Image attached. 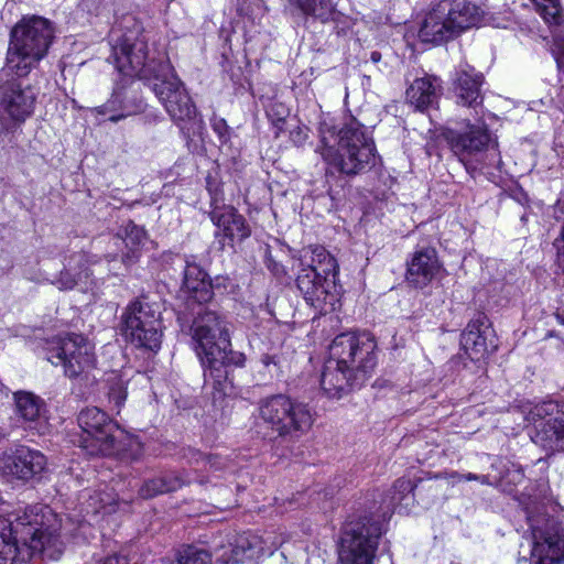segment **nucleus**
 I'll use <instances>...</instances> for the list:
<instances>
[{"mask_svg": "<svg viewBox=\"0 0 564 564\" xmlns=\"http://www.w3.org/2000/svg\"><path fill=\"white\" fill-rule=\"evenodd\" d=\"M185 263L182 290L187 296L193 319L186 325V314L178 313L177 321L182 330L188 327L194 350L204 370L205 384L212 386L221 397L236 395L239 384L235 372L245 367L246 356L232 350L225 319L206 306L214 297L215 289L207 272L195 262L193 256L186 257Z\"/></svg>", "mask_w": 564, "mask_h": 564, "instance_id": "nucleus-1", "label": "nucleus"}, {"mask_svg": "<svg viewBox=\"0 0 564 564\" xmlns=\"http://www.w3.org/2000/svg\"><path fill=\"white\" fill-rule=\"evenodd\" d=\"M263 257H264V263L268 268V270L275 275L276 278H281L286 274L284 265L279 263L272 258L270 246L265 245L263 247Z\"/></svg>", "mask_w": 564, "mask_h": 564, "instance_id": "nucleus-37", "label": "nucleus"}, {"mask_svg": "<svg viewBox=\"0 0 564 564\" xmlns=\"http://www.w3.org/2000/svg\"><path fill=\"white\" fill-rule=\"evenodd\" d=\"M383 524L370 514L351 516L343 524L338 564H373Z\"/></svg>", "mask_w": 564, "mask_h": 564, "instance_id": "nucleus-9", "label": "nucleus"}, {"mask_svg": "<svg viewBox=\"0 0 564 564\" xmlns=\"http://www.w3.org/2000/svg\"><path fill=\"white\" fill-rule=\"evenodd\" d=\"M189 480L174 473L163 474L145 480L139 489V496L143 499H151L158 495L176 491Z\"/></svg>", "mask_w": 564, "mask_h": 564, "instance_id": "nucleus-26", "label": "nucleus"}, {"mask_svg": "<svg viewBox=\"0 0 564 564\" xmlns=\"http://www.w3.org/2000/svg\"><path fill=\"white\" fill-rule=\"evenodd\" d=\"M555 316H556V319H557L562 325H564V316H563L562 314H560V313H556V315H555Z\"/></svg>", "mask_w": 564, "mask_h": 564, "instance_id": "nucleus-53", "label": "nucleus"}, {"mask_svg": "<svg viewBox=\"0 0 564 564\" xmlns=\"http://www.w3.org/2000/svg\"><path fill=\"white\" fill-rule=\"evenodd\" d=\"M381 53L377 51H373L370 54V61L375 64L379 63L381 61Z\"/></svg>", "mask_w": 564, "mask_h": 564, "instance_id": "nucleus-49", "label": "nucleus"}, {"mask_svg": "<svg viewBox=\"0 0 564 564\" xmlns=\"http://www.w3.org/2000/svg\"><path fill=\"white\" fill-rule=\"evenodd\" d=\"M35 96L30 87H22L15 80L0 87V111L12 120L23 122L33 112Z\"/></svg>", "mask_w": 564, "mask_h": 564, "instance_id": "nucleus-20", "label": "nucleus"}, {"mask_svg": "<svg viewBox=\"0 0 564 564\" xmlns=\"http://www.w3.org/2000/svg\"><path fill=\"white\" fill-rule=\"evenodd\" d=\"M481 484H486V485H491V484H495V480L491 481L490 480V476H487V475H484V476H479V479H478Z\"/></svg>", "mask_w": 564, "mask_h": 564, "instance_id": "nucleus-50", "label": "nucleus"}, {"mask_svg": "<svg viewBox=\"0 0 564 564\" xmlns=\"http://www.w3.org/2000/svg\"><path fill=\"white\" fill-rule=\"evenodd\" d=\"M484 75L477 73L474 67L465 64L456 70L454 89L460 102L465 106H476L482 102L480 87Z\"/></svg>", "mask_w": 564, "mask_h": 564, "instance_id": "nucleus-23", "label": "nucleus"}, {"mask_svg": "<svg viewBox=\"0 0 564 564\" xmlns=\"http://www.w3.org/2000/svg\"><path fill=\"white\" fill-rule=\"evenodd\" d=\"M316 148L326 164L325 176L328 178L338 173L351 178L370 171L377 162V150L366 128L356 119H351L338 131L337 148L325 144Z\"/></svg>", "mask_w": 564, "mask_h": 564, "instance_id": "nucleus-6", "label": "nucleus"}, {"mask_svg": "<svg viewBox=\"0 0 564 564\" xmlns=\"http://www.w3.org/2000/svg\"><path fill=\"white\" fill-rule=\"evenodd\" d=\"M104 0H80L78 8L88 14H98Z\"/></svg>", "mask_w": 564, "mask_h": 564, "instance_id": "nucleus-40", "label": "nucleus"}, {"mask_svg": "<svg viewBox=\"0 0 564 564\" xmlns=\"http://www.w3.org/2000/svg\"><path fill=\"white\" fill-rule=\"evenodd\" d=\"M77 422L83 430L78 445L89 455L110 456L124 448V432L104 410L86 408L79 412Z\"/></svg>", "mask_w": 564, "mask_h": 564, "instance_id": "nucleus-10", "label": "nucleus"}, {"mask_svg": "<svg viewBox=\"0 0 564 564\" xmlns=\"http://www.w3.org/2000/svg\"><path fill=\"white\" fill-rule=\"evenodd\" d=\"M531 440L547 451L564 452V403L544 402L532 411Z\"/></svg>", "mask_w": 564, "mask_h": 564, "instance_id": "nucleus-14", "label": "nucleus"}, {"mask_svg": "<svg viewBox=\"0 0 564 564\" xmlns=\"http://www.w3.org/2000/svg\"><path fill=\"white\" fill-rule=\"evenodd\" d=\"M209 216L214 225L223 230L224 237L229 239L231 246L236 241L241 242L251 235L246 218L231 206L212 209Z\"/></svg>", "mask_w": 564, "mask_h": 564, "instance_id": "nucleus-22", "label": "nucleus"}, {"mask_svg": "<svg viewBox=\"0 0 564 564\" xmlns=\"http://www.w3.org/2000/svg\"><path fill=\"white\" fill-rule=\"evenodd\" d=\"M194 456H195L196 462H198L199 459H202L204 462H210V457L204 456L200 453H195Z\"/></svg>", "mask_w": 564, "mask_h": 564, "instance_id": "nucleus-51", "label": "nucleus"}, {"mask_svg": "<svg viewBox=\"0 0 564 564\" xmlns=\"http://www.w3.org/2000/svg\"><path fill=\"white\" fill-rule=\"evenodd\" d=\"M59 522L47 506H34L13 521L0 517V564L25 562L55 549Z\"/></svg>", "mask_w": 564, "mask_h": 564, "instance_id": "nucleus-4", "label": "nucleus"}, {"mask_svg": "<svg viewBox=\"0 0 564 564\" xmlns=\"http://www.w3.org/2000/svg\"><path fill=\"white\" fill-rule=\"evenodd\" d=\"M445 4L429 11L422 20L419 29V37L422 42L442 44L457 37V33L447 19Z\"/></svg>", "mask_w": 564, "mask_h": 564, "instance_id": "nucleus-21", "label": "nucleus"}, {"mask_svg": "<svg viewBox=\"0 0 564 564\" xmlns=\"http://www.w3.org/2000/svg\"><path fill=\"white\" fill-rule=\"evenodd\" d=\"M113 41L110 57L118 72L140 79L152 78V90L185 138L192 139L198 134L203 121L184 84L173 73L172 65L167 61L149 59L147 43L138 32L122 33Z\"/></svg>", "mask_w": 564, "mask_h": 564, "instance_id": "nucleus-2", "label": "nucleus"}, {"mask_svg": "<svg viewBox=\"0 0 564 564\" xmlns=\"http://www.w3.org/2000/svg\"><path fill=\"white\" fill-rule=\"evenodd\" d=\"M458 479L459 480H466V481L478 480L479 479V475H476V474H473V473L462 474V475H458Z\"/></svg>", "mask_w": 564, "mask_h": 564, "instance_id": "nucleus-48", "label": "nucleus"}, {"mask_svg": "<svg viewBox=\"0 0 564 564\" xmlns=\"http://www.w3.org/2000/svg\"><path fill=\"white\" fill-rule=\"evenodd\" d=\"M339 265L323 246L310 245L300 251L295 286L305 303L318 313L333 310L343 292Z\"/></svg>", "mask_w": 564, "mask_h": 564, "instance_id": "nucleus-5", "label": "nucleus"}, {"mask_svg": "<svg viewBox=\"0 0 564 564\" xmlns=\"http://www.w3.org/2000/svg\"><path fill=\"white\" fill-rule=\"evenodd\" d=\"M46 466L43 453L24 445L0 455V474L23 484L40 480Z\"/></svg>", "mask_w": 564, "mask_h": 564, "instance_id": "nucleus-15", "label": "nucleus"}, {"mask_svg": "<svg viewBox=\"0 0 564 564\" xmlns=\"http://www.w3.org/2000/svg\"><path fill=\"white\" fill-rule=\"evenodd\" d=\"M52 22L42 17L24 18L11 32L6 67L19 77L26 76L44 58L54 40Z\"/></svg>", "mask_w": 564, "mask_h": 564, "instance_id": "nucleus-7", "label": "nucleus"}, {"mask_svg": "<svg viewBox=\"0 0 564 564\" xmlns=\"http://www.w3.org/2000/svg\"><path fill=\"white\" fill-rule=\"evenodd\" d=\"M213 130L218 134L220 139L226 141L229 138V127L225 119L214 117L212 119Z\"/></svg>", "mask_w": 564, "mask_h": 564, "instance_id": "nucleus-39", "label": "nucleus"}, {"mask_svg": "<svg viewBox=\"0 0 564 564\" xmlns=\"http://www.w3.org/2000/svg\"><path fill=\"white\" fill-rule=\"evenodd\" d=\"M210 562V554L205 549L194 545L184 546L176 560V564H209Z\"/></svg>", "mask_w": 564, "mask_h": 564, "instance_id": "nucleus-31", "label": "nucleus"}, {"mask_svg": "<svg viewBox=\"0 0 564 564\" xmlns=\"http://www.w3.org/2000/svg\"><path fill=\"white\" fill-rule=\"evenodd\" d=\"M442 94L437 78L425 76L416 78L406 89V99L419 110L434 107Z\"/></svg>", "mask_w": 564, "mask_h": 564, "instance_id": "nucleus-25", "label": "nucleus"}, {"mask_svg": "<svg viewBox=\"0 0 564 564\" xmlns=\"http://www.w3.org/2000/svg\"><path fill=\"white\" fill-rule=\"evenodd\" d=\"M512 197L521 205H525L529 202L528 195L521 188L514 191Z\"/></svg>", "mask_w": 564, "mask_h": 564, "instance_id": "nucleus-47", "label": "nucleus"}, {"mask_svg": "<svg viewBox=\"0 0 564 564\" xmlns=\"http://www.w3.org/2000/svg\"><path fill=\"white\" fill-rule=\"evenodd\" d=\"M492 467L499 471V476L495 477L496 486L507 494H513L516 487L524 481V473L520 465L510 460H500Z\"/></svg>", "mask_w": 564, "mask_h": 564, "instance_id": "nucleus-27", "label": "nucleus"}, {"mask_svg": "<svg viewBox=\"0 0 564 564\" xmlns=\"http://www.w3.org/2000/svg\"><path fill=\"white\" fill-rule=\"evenodd\" d=\"M14 414L18 424L34 435H45L50 423L45 402L31 392L14 393Z\"/></svg>", "mask_w": 564, "mask_h": 564, "instance_id": "nucleus-18", "label": "nucleus"}, {"mask_svg": "<svg viewBox=\"0 0 564 564\" xmlns=\"http://www.w3.org/2000/svg\"><path fill=\"white\" fill-rule=\"evenodd\" d=\"M119 99V108L121 112L118 115H111L108 120L111 122H118L119 120L140 113L144 110L145 104L141 96L133 90L118 89L116 90Z\"/></svg>", "mask_w": 564, "mask_h": 564, "instance_id": "nucleus-29", "label": "nucleus"}, {"mask_svg": "<svg viewBox=\"0 0 564 564\" xmlns=\"http://www.w3.org/2000/svg\"><path fill=\"white\" fill-rule=\"evenodd\" d=\"M445 4L447 19L459 36L464 31L476 26L482 17V11L467 0L442 1Z\"/></svg>", "mask_w": 564, "mask_h": 564, "instance_id": "nucleus-24", "label": "nucleus"}, {"mask_svg": "<svg viewBox=\"0 0 564 564\" xmlns=\"http://www.w3.org/2000/svg\"><path fill=\"white\" fill-rule=\"evenodd\" d=\"M118 101H119V99H118L117 93L115 90L113 94L111 95V98L102 106L95 108V110L99 115H104V116L109 115V117L111 115H118L121 112V108H119Z\"/></svg>", "mask_w": 564, "mask_h": 564, "instance_id": "nucleus-38", "label": "nucleus"}, {"mask_svg": "<svg viewBox=\"0 0 564 564\" xmlns=\"http://www.w3.org/2000/svg\"><path fill=\"white\" fill-rule=\"evenodd\" d=\"M542 17L549 23L558 24L561 20L560 10L555 7H543Z\"/></svg>", "mask_w": 564, "mask_h": 564, "instance_id": "nucleus-42", "label": "nucleus"}, {"mask_svg": "<svg viewBox=\"0 0 564 564\" xmlns=\"http://www.w3.org/2000/svg\"><path fill=\"white\" fill-rule=\"evenodd\" d=\"M119 236H122L126 247L139 248L144 241L147 232L143 227L135 225L132 220H128Z\"/></svg>", "mask_w": 564, "mask_h": 564, "instance_id": "nucleus-32", "label": "nucleus"}, {"mask_svg": "<svg viewBox=\"0 0 564 564\" xmlns=\"http://www.w3.org/2000/svg\"><path fill=\"white\" fill-rule=\"evenodd\" d=\"M128 251L121 256V261L124 265L130 267L139 261L140 250L139 248L127 247Z\"/></svg>", "mask_w": 564, "mask_h": 564, "instance_id": "nucleus-43", "label": "nucleus"}, {"mask_svg": "<svg viewBox=\"0 0 564 564\" xmlns=\"http://www.w3.org/2000/svg\"><path fill=\"white\" fill-rule=\"evenodd\" d=\"M258 410L264 424L285 441L300 440L314 422L308 404L283 393L262 399Z\"/></svg>", "mask_w": 564, "mask_h": 564, "instance_id": "nucleus-8", "label": "nucleus"}, {"mask_svg": "<svg viewBox=\"0 0 564 564\" xmlns=\"http://www.w3.org/2000/svg\"><path fill=\"white\" fill-rule=\"evenodd\" d=\"M121 321L122 334L131 344L151 351L160 349L162 322L158 307L137 300L127 306Z\"/></svg>", "mask_w": 564, "mask_h": 564, "instance_id": "nucleus-12", "label": "nucleus"}, {"mask_svg": "<svg viewBox=\"0 0 564 564\" xmlns=\"http://www.w3.org/2000/svg\"><path fill=\"white\" fill-rule=\"evenodd\" d=\"M96 564H129L126 556L112 555L106 557L104 561H98Z\"/></svg>", "mask_w": 564, "mask_h": 564, "instance_id": "nucleus-46", "label": "nucleus"}, {"mask_svg": "<svg viewBox=\"0 0 564 564\" xmlns=\"http://www.w3.org/2000/svg\"><path fill=\"white\" fill-rule=\"evenodd\" d=\"M563 63H564V43H563V46H562V48H561V55H560V57L557 58V64H558V66H561Z\"/></svg>", "mask_w": 564, "mask_h": 564, "instance_id": "nucleus-52", "label": "nucleus"}, {"mask_svg": "<svg viewBox=\"0 0 564 564\" xmlns=\"http://www.w3.org/2000/svg\"><path fill=\"white\" fill-rule=\"evenodd\" d=\"M46 359L54 366H62L70 379L87 378L95 369L96 357L93 345L79 334H68L47 348Z\"/></svg>", "mask_w": 564, "mask_h": 564, "instance_id": "nucleus-13", "label": "nucleus"}, {"mask_svg": "<svg viewBox=\"0 0 564 564\" xmlns=\"http://www.w3.org/2000/svg\"><path fill=\"white\" fill-rule=\"evenodd\" d=\"M524 513L532 538L531 564H563L562 528L546 516L543 505H528Z\"/></svg>", "mask_w": 564, "mask_h": 564, "instance_id": "nucleus-11", "label": "nucleus"}, {"mask_svg": "<svg viewBox=\"0 0 564 564\" xmlns=\"http://www.w3.org/2000/svg\"><path fill=\"white\" fill-rule=\"evenodd\" d=\"M376 348L370 333H343L336 336L321 376L324 393L328 398L340 399L355 387L362 386L376 367Z\"/></svg>", "mask_w": 564, "mask_h": 564, "instance_id": "nucleus-3", "label": "nucleus"}, {"mask_svg": "<svg viewBox=\"0 0 564 564\" xmlns=\"http://www.w3.org/2000/svg\"><path fill=\"white\" fill-rule=\"evenodd\" d=\"M64 265L68 271L75 273L77 279H82L86 282L91 275L88 257L85 252L78 251L69 254L65 259Z\"/></svg>", "mask_w": 564, "mask_h": 564, "instance_id": "nucleus-30", "label": "nucleus"}, {"mask_svg": "<svg viewBox=\"0 0 564 564\" xmlns=\"http://www.w3.org/2000/svg\"><path fill=\"white\" fill-rule=\"evenodd\" d=\"M289 115H290L289 108L282 102L271 101L267 106L268 118L279 129H281L280 124L284 123V121L289 117Z\"/></svg>", "mask_w": 564, "mask_h": 564, "instance_id": "nucleus-33", "label": "nucleus"}, {"mask_svg": "<svg viewBox=\"0 0 564 564\" xmlns=\"http://www.w3.org/2000/svg\"><path fill=\"white\" fill-rule=\"evenodd\" d=\"M207 191L210 195V206L213 209H221L223 206H226L224 204L223 191L210 177H207Z\"/></svg>", "mask_w": 564, "mask_h": 564, "instance_id": "nucleus-36", "label": "nucleus"}, {"mask_svg": "<svg viewBox=\"0 0 564 564\" xmlns=\"http://www.w3.org/2000/svg\"><path fill=\"white\" fill-rule=\"evenodd\" d=\"M441 270L437 251L433 247H417L406 262L405 282L413 289L427 286Z\"/></svg>", "mask_w": 564, "mask_h": 564, "instance_id": "nucleus-19", "label": "nucleus"}, {"mask_svg": "<svg viewBox=\"0 0 564 564\" xmlns=\"http://www.w3.org/2000/svg\"><path fill=\"white\" fill-rule=\"evenodd\" d=\"M109 399L117 408H120L127 398V389L122 380H116L109 388Z\"/></svg>", "mask_w": 564, "mask_h": 564, "instance_id": "nucleus-35", "label": "nucleus"}, {"mask_svg": "<svg viewBox=\"0 0 564 564\" xmlns=\"http://www.w3.org/2000/svg\"><path fill=\"white\" fill-rule=\"evenodd\" d=\"M52 283L55 284L59 290H72L78 283L86 284L87 282L82 279H77L75 273H72L67 270V268L64 267L59 272V275L56 278V280L52 281Z\"/></svg>", "mask_w": 564, "mask_h": 564, "instance_id": "nucleus-34", "label": "nucleus"}, {"mask_svg": "<svg viewBox=\"0 0 564 564\" xmlns=\"http://www.w3.org/2000/svg\"><path fill=\"white\" fill-rule=\"evenodd\" d=\"M438 137L446 142L460 161L470 159L490 147L498 145L496 139L492 138L488 128L484 124H467L460 130L444 128Z\"/></svg>", "mask_w": 564, "mask_h": 564, "instance_id": "nucleus-16", "label": "nucleus"}, {"mask_svg": "<svg viewBox=\"0 0 564 564\" xmlns=\"http://www.w3.org/2000/svg\"><path fill=\"white\" fill-rule=\"evenodd\" d=\"M133 443H135V444H137V446H138V448H139V449L141 448V444H140L137 440L131 438V440H130V444H133Z\"/></svg>", "mask_w": 564, "mask_h": 564, "instance_id": "nucleus-54", "label": "nucleus"}, {"mask_svg": "<svg viewBox=\"0 0 564 564\" xmlns=\"http://www.w3.org/2000/svg\"><path fill=\"white\" fill-rule=\"evenodd\" d=\"M460 345L470 360L478 361L498 349V339L489 318L477 313L460 335Z\"/></svg>", "mask_w": 564, "mask_h": 564, "instance_id": "nucleus-17", "label": "nucleus"}, {"mask_svg": "<svg viewBox=\"0 0 564 564\" xmlns=\"http://www.w3.org/2000/svg\"><path fill=\"white\" fill-rule=\"evenodd\" d=\"M261 364L272 371L271 368L275 370V372L280 369V358L275 355L263 354L260 358Z\"/></svg>", "mask_w": 564, "mask_h": 564, "instance_id": "nucleus-44", "label": "nucleus"}, {"mask_svg": "<svg viewBox=\"0 0 564 564\" xmlns=\"http://www.w3.org/2000/svg\"><path fill=\"white\" fill-rule=\"evenodd\" d=\"M288 2L303 14L323 23L332 20L335 13V7L330 0H288Z\"/></svg>", "mask_w": 564, "mask_h": 564, "instance_id": "nucleus-28", "label": "nucleus"}, {"mask_svg": "<svg viewBox=\"0 0 564 564\" xmlns=\"http://www.w3.org/2000/svg\"><path fill=\"white\" fill-rule=\"evenodd\" d=\"M414 488L415 486L413 485L412 480L405 478H399L393 485L394 492L400 495L410 494L414 490Z\"/></svg>", "mask_w": 564, "mask_h": 564, "instance_id": "nucleus-41", "label": "nucleus"}, {"mask_svg": "<svg viewBox=\"0 0 564 564\" xmlns=\"http://www.w3.org/2000/svg\"><path fill=\"white\" fill-rule=\"evenodd\" d=\"M306 132L300 127L291 131V140L296 145H302L306 140Z\"/></svg>", "mask_w": 564, "mask_h": 564, "instance_id": "nucleus-45", "label": "nucleus"}]
</instances>
